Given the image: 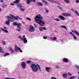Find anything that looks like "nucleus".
I'll return each mask as SVG.
<instances>
[{
	"instance_id": "1",
	"label": "nucleus",
	"mask_w": 79,
	"mask_h": 79,
	"mask_svg": "<svg viewBox=\"0 0 79 79\" xmlns=\"http://www.w3.org/2000/svg\"><path fill=\"white\" fill-rule=\"evenodd\" d=\"M42 19H43V18L40 15H38L37 16H35V19L36 23L39 24L40 26H44L45 25V22L42 21Z\"/></svg>"
},
{
	"instance_id": "2",
	"label": "nucleus",
	"mask_w": 79,
	"mask_h": 79,
	"mask_svg": "<svg viewBox=\"0 0 79 79\" xmlns=\"http://www.w3.org/2000/svg\"><path fill=\"white\" fill-rule=\"evenodd\" d=\"M31 67L33 72H37L39 69V71H41V68H40V66L38 64H37L36 65L34 64H32L31 65ZM38 67L39 69H38Z\"/></svg>"
},
{
	"instance_id": "3",
	"label": "nucleus",
	"mask_w": 79,
	"mask_h": 79,
	"mask_svg": "<svg viewBox=\"0 0 79 79\" xmlns=\"http://www.w3.org/2000/svg\"><path fill=\"white\" fill-rule=\"evenodd\" d=\"M10 17L9 16H7V19H9V20H10V21L11 22L13 21V20H14V19L13 18H14L15 19V20H18V18H19L18 16L15 17L14 15H10Z\"/></svg>"
},
{
	"instance_id": "4",
	"label": "nucleus",
	"mask_w": 79,
	"mask_h": 79,
	"mask_svg": "<svg viewBox=\"0 0 79 79\" xmlns=\"http://www.w3.org/2000/svg\"><path fill=\"white\" fill-rule=\"evenodd\" d=\"M13 25L15 26H17L18 28H21V24L20 23H18L14 22L13 23Z\"/></svg>"
},
{
	"instance_id": "5",
	"label": "nucleus",
	"mask_w": 79,
	"mask_h": 79,
	"mask_svg": "<svg viewBox=\"0 0 79 79\" xmlns=\"http://www.w3.org/2000/svg\"><path fill=\"white\" fill-rule=\"evenodd\" d=\"M35 30V28L34 27L31 26H30V28H29V31L30 32H34Z\"/></svg>"
},
{
	"instance_id": "6",
	"label": "nucleus",
	"mask_w": 79,
	"mask_h": 79,
	"mask_svg": "<svg viewBox=\"0 0 79 79\" xmlns=\"http://www.w3.org/2000/svg\"><path fill=\"white\" fill-rule=\"evenodd\" d=\"M20 48L18 47V46H17V45L16 44L15 45V52H18V50H19Z\"/></svg>"
},
{
	"instance_id": "7",
	"label": "nucleus",
	"mask_w": 79,
	"mask_h": 79,
	"mask_svg": "<svg viewBox=\"0 0 79 79\" xmlns=\"http://www.w3.org/2000/svg\"><path fill=\"white\" fill-rule=\"evenodd\" d=\"M62 15L64 16H71V15L68 13H63Z\"/></svg>"
},
{
	"instance_id": "8",
	"label": "nucleus",
	"mask_w": 79,
	"mask_h": 79,
	"mask_svg": "<svg viewBox=\"0 0 79 79\" xmlns=\"http://www.w3.org/2000/svg\"><path fill=\"white\" fill-rule=\"evenodd\" d=\"M21 66L24 69L26 68V65L25 64V62H22Z\"/></svg>"
},
{
	"instance_id": "9",
	"label": "nucleus",
	"mask_w": 79,
	"mask_h": 79,
	"mask_svg": "<svg viewBox=\"0 0 79 79\" xmlns=\"http://www.w3.org/2000/svg\"><path fill=\"white\" fill-rule=\"evenodd\" d=\"M9 20L6 21L5 22V23L6 24H7V25H8V26H10V21H11V20H10V19H8Z\"/></svg>"
},
{
	"instance_id": "10",
	"label": "nucleus",
	"mask_w": 79,
	"mask_h": 79,
	"mask_svg": "<svg viewBox=\"0 0 79 79\" xmlns=\"http://www.w3.org/2000/svg\"><path fill=\"white\" fill-rule=\"evenodd\" d=\"M63 61L64 62V63H68V62L69 61L68 59L66 58H64L63 59Z\"/></svg>"
},
{
	"instance_id": "11",
	"label": "nucleus",
	"mask_w": 79,
	"mask_h": 79,
	"mask_svg": "<svg viewBox=\"0 0 79 79\" xmlns=\"http://www.w3.org/2000/svg\"><path fill=\"white\" fill-rule=\"evenodd\" d=\"M1 30L2 31H3V32H6V33H8V30H5L3 29V28H1Z\"/></svg>"
},
{
	"instance_id": "12",
	"label": "nucleus",
	"mask_w": 79,
	"mask_h": 79,
	"mask_svg": "<svg viewBox=\"0 0 79 79\" xmlns=\"http://www.w3.org/2000/svg\"><path fill=\"white\" fill-rule=\"evenodd\" d=\"M37 6H43V4L41 2H39L37 3Z\"/></svg>"
},
{
	"instance_id": "13",
	"label": "nucleus",
	"mask_w": 79,
	"mask_h": 79,
	"mask_svg": "<svg viewBox=\"0 0 79 79\" xmlns=\"http://www.w3.org/2000/svg\"><path fill=\"white\" fill-rule=\"evenodd\" d=\"M59 17L60 19H62V20H65L64 17L62 16H59Z\"/></svg>"
},
{
	"instance_id": "14",
	"label": "nucleus",
	"mask_w": 79,
	"mask_h": 79,
	"mask_svg": "<svg viewBox=\"0 0 79 79\" xmlns=\"http://www.w3.org/2000/svg\"><path fill=\"white\" fill-rule=\"evenodd\" d=\"M50 69H51V68L47 67L45 69L47 72H50Z\"/></svg>"
},
{
	"instance_id": "15",
	"label": "nucleus",
	"mask_w": 79,
	"mask_h": 79,
	"mask_svg": "<svg viewBox=\"0 0 79 79\" xmlns=\"http://www.w3.org/2000/svg\"><path fill=\"white\" fill-rule=\"evenodd\" d=\"M72 32H74V33H75V34H76L77 35H78V36H79V33H78V32H77L76 31L72 30Z\"/></svg>"
},
{
	"instance_id": "16",
	"label": "nucleus",
	"mask_w": 79,
	"mask_h": 79,
	"mask_svg": "<svg viewBox=\"0 0 79 79\" xmlns=\"http://www.w3.org/2000/svg\"><path fill=\"white\" fill-rule=\"evenodd\" d=\"M70 33L71 34L73 35V36L74 39H77V38H76V37L74 35V34H73L72 32H70Z\"/></svg>"
},
{
	"instance_id": "17",
	"label": "nucleus",
	"mask_w": 79,
	"mask_h": 79,
	"mask_svg": "<svg viewBox=\"0 0 79 79\" xmlns=\"http://www.w3.org/2000/svg\"><path fill=\"white\" fill-rule=\"evenodd\" d=\"M0 52L2 53H3L4 52L3 51V49H2V48L0 47Z\"/></svg>"
},
{
	"instance_id": "18",
	"label": "nucleus",
	"mask_w": 79,
	"mask_h": 79,
	"mask_svg": "<svg viewBox=\"0 0 79 79\" xmlns=\"http://www.w3.org/2000/svg\"><path fill=\"white\" fill-rule=\"evenodd\" d=\"M63 77L64 78H65V77H68V75L66 74H63Z\"/></svg>"
},
{
	"instance_id": "19",
	"label": "nucleus",
	"mask_w": 79,
	"mask_h": 79,
	"mask_svg": "<svg viewBox=\"0 0 79 79\" xmlns=\"http://www.w3.org/2000/svg\"><path fill=\"white\" fill-rule=\"evenodd\" d=\"M23 42H24V43H25V44H26V43L27 42V40L26 38L25 39H23Z\"/></svg>"
},
{
	"instance_id": "20",
	"label": "nucleus",
	"mask_w": 79,
	"mask_h": 79,
	"mask_svg": "<svg viewBox=\"0 0 79 79\" xmlns=\"http://www.w3.org/2000/svg\"><path fill=\"white\" fill-rule=\"evenodd\" d=\"M19 2V0H16L14 2V3H18Z\"/></svg>"
},
{
	"instance_id": "21",
	"label": "nucleus",
	"mask_w": 79,
	"mask_h": 79,
	"mask_svg": "<svg viewBox=\"0 0 79 79\" xmlns=\"http://www.w3.org/2000/svg\"><path fill=\"white\" fill-rule=\"evenodd\" d=\"M39 29L40 31H43V27H40Z\"/></svg>"
},
{
	"instance_id": "22",
	"label": "nucleus",
	"mask_w": 79,
	"mask_h": 79,
	"mask_svg": "<svg viewBox=\"0 0 79 79\" xmlns=\"http://www.w3.org/2000/svg\"><path fill=\"white\" fill-rule=\"evenodd\" d=\"M31 2V0H27V4H29Z\"/></svg>"
},
{
	"instance_id": "23",
	"label": "nucleus",
	"mask_w": 79,
	"mask_h": 79,
	"mask_svg": "<svg viewBox=\"0 0 79 79\" xmlns=\"http://www.w3.org/2000/svg\"><path fill=\"white\" fill-rule=\"evenodd\" d=\"M64 2H66V3H69V0H64Z\"/></svg>"
},
{
	"instance_id": "24",
	"label": "nucleus",
	"mask_w": 79,
	"mask_h": 79,
	"mask_svg": "<svg viewBox=\"0 0 79 79\" xmlns=\"http://www.w3.org/2000/svg\"><path fill=\"white\" fill-rule=\"evenodd\" d=\"M75 13L77 15V16H79V13H78V12H77V11L75 10Z\"/></svg>"
},
{
	"instance_id": "25",
	"label": "nucleus",
	"mask_w": 79,
	"mask_h": 79,
	"mask_svg": "<svg viewBox=\"0 0 79 79\" xmlns=\"http://www.w3.org/2000/svg\"><path fill=\"white\" fill-rule=\"evenodd\" d=\"M42 2H43V3H44L45 4L47 5V2L45 1V0H42Z\"/></svg>"
},
{
	"instance_id": "26",
	"label": "nucleus",
	"mask_w": 79,
	"mask_h": 79,
	"mask_svg": "<svg viewBox=\"0 0 79 79\" xmlns=\"http://www.w3.org/2000/svg\"><path fill=\"white\" fill-rule=\"evenodd\" d=\"M10 55V54L8 53H6L4 55V56H6L7 55Z\"/></svg>"
},
{
	"instance_id": "27",
	"label": "nucleus",
	"mask_w": 79,
	"mask_h": 79,
	"mask_svg": "<svg viewBox=\"0 0 79 79\" xmlns=\"http://www.w3.org/2000/svg\"><path fill=\"white\" fill-rule=\"evenodd\" d=\"M76 76H73L72 77H71L70 78V79H73V78H76Z\"/></svg>"
},
{
	"instance_id": "28",
	"label": "nucleus",
	"mask_w": 79,
	"mask_h": 79,
	"mask_svg": "<svg viewBox=\"0 0 79 79\" xmlns=\"http://www.w3.org/2000/svg\"><path fill=\"white\" fill-rule=\"evenodd\" d=\"M10 50L11 52L12 53H14V51L13 50V49H11V48H10Z\"/></svg>"
},
{
	"instance_id": "29",
	"label": "nucleus",
	"mask_w": 79,
	"mask_h": 79,
	"mask_svg": "<svg viewBox=\"0 0 79 79\" xmlns=\"http://www.w3.org/2000/svg\"><path fill=\"white\" fill-rule=\"evenodd\" d=\"M19 29H16V31H19V32H20L21 31V28H19Z\"/></svg>"
},
{
	"instance_id": "30",
	"label": "nucleus",
	"mask_w": 79,
	"mask_h": 79,
	"mask_svg": "<svg viewBox=\"0 0 79 79\" xmlns=\"http://www.w3.org/2000/svg\"><path fill=\"white\" fill-rule=\"evenodd\" d=\"M18 6L19 7V8H23V7L22 6H21V4H19V5H18Z\"/></svg>"
},
{
	"instance_id": "31",
	"label": "nucleus",
	"mask_w": 79,
	"mask_h": 79,
	"mask_svg": "<svg viewBox=\"0 0 79 79\" xmlns=\"http://www.w3.org/2000/svg\"><path fill=\"white\" fill-rule=\"evenodd\" d=\"M60 27H63V28H64V29H66V27L63 25L61 26Z\"/></svg>"
},
{
	"instance_id": "32",
	"label": "nucleus",
	"mask_w": 79,
	"mask_h": 79,
	"mask_svg": "<svg viewBox=\"0 0 79 79\" xmlns=\"http://www.w3.org/2000/svg\"><path fill=\"white\" fill-rule=\"evenodd\" d=\"M27 63H28V64H29V63H31V60H27Z\"/></svg>"
},
{
	"instance_id": "33",
	"label": "nucleus",
	"mask_w": 79,
	"mask_h": 79,
	"mask_svg": "<svg viewBox=\"0 0 79 79\" xmlns=\"http://www.w3.org/2000/svg\"><path fill=\"white\" fill-rule=\"evenodd\" d=\"M19 39H21L22 40H23V38L22 37H21V36H19Z\"/></svg>"
},
{
	"instance_id": "34",
	"label": "nucleus",
	"mask_w": 79,
	"mask_h": 79,
	"mask_svg": "<svg viewBox=\"0 0 79 79\" xmlns=\"http://www.w3.org/2000/svg\"><path fill=\"white\" fill-rule=\"evenodd\" d=\"M54 20H55V21H60V20H59V19H54Z\"/></svg>"
},
{
	"instance_id": "35",
	"label": "nucleus",
	"mask_w": 79,
	"mask_h": 79,
	"mask_svg": "<svg viewBox=\"0 0 79 79\" xmlns=\"http://www.w3.org/2000/svg\"><path fill=\"white\" fill-rule=\"evenodd\" d=\"M57 38L56 37H54L53 38V39H52L53 40H55Z\"/></svg>"
},
{
	"instance_id": "36",
	"label": "nucleus",
	"mask_w": 79,
	"mask_h": 79,
	"mask_svg": "<svg viewBox=\"0 0 79 79\" xmlns=\"http://www.w3.org/2000/svg\"><path fill=\"white\" fill-rule=\"evenodd\" d=\"M19 52H20V53H23V51L21 50V49L19 48Z\"/></svg>"
},
{
	"instance_id": "37",
	"label": "nucleus",
	"mask_w": 79,
	"mask_h": 79,
	"mask_svg": "<svg viewBox=\"0 0 79 79\" xmlns=\"http://www.w3.org/2000/svg\"><path fill=\"white\" fill-rule=\"evenodd\" d=\"M75 66H76V68H77V69H78V70H79V67L78 66H77V65H76Z\"/></svg>"
},
{
	"instance_id": "38",
	"label": "nucleus",
	"mask_w": 79,
	"mask_h": 79,
	"mask_svg": "<svg viewBox=\"0 0 79 79\" xmlns=\"http://www.w3.org/2000/svg\"><path fill=\"white\" fill-rule=\"evenodd\" d=\"M54 3H56L57 4H58V5H60V3L56 2H54Z\"/></svg>"
},
{
	"instance_id": "39",
	"label": "nucleus",
	"mask_w": 79,
	"mask_h": 79,
	"mask_svg": "<svg viewBox=\"0 0 79 79\" xmlns=\"http://www.w3.org/2000/svg\"><path fill=\"white\" fill-rule=\"evenodd\" d=\"M14 78H9L8 77H6L5 79H13Z\"/></svg>"
},
{
	"instance_id": "40",
	"label": "nucleus",
	"mask_w": 79,
	"mask_h": 79,
	"mask_svg": "<svg viewBox=\"0 0 79 79\" xmlns=\"http://www.w3.org/2000/svg\"><path fill=\"white\" fill-rule=\"evenodd\" d=\"M75 2L76 3H78L79 2V0H76L75 1Z\"/></svg>"
},
{
	"instance_id": "41",
	"label": "nucleus",
	"mask_w": 79,
	"mask_h": 79,
	"mask_svg": "<svg viewBox=\"0 0 79 79\" xmlns=\"http://www.w3.org/2000/svg\"><path fill=\"white\" fill-rule=\"evenodd\" d=\"M20 10L21 11H25V9L22 8L20 9Z\"/></svg>"
},
{
	"instance_id": "42",
	"label": "nucleus",
	"mask_w": 79,
	"mask_h": 79,
	"mask_svg": "<svg viewBox=\"0 0 79 79\" xmlns=\"http://www.w3.org/2000/svg\"><path fill=\"white\" fill-rule=\"evenodd\" d=\"M27 19L29 21H31V19L30 18H27Z\"/></svg>"
},
{
	"instance_id": "43",
	"label": "nucleus",
	"mask_w": 79,
	"mask_h": 79,
	"mask_svg": "<svg viewBox=\"0 0 79 79\" xmlns=\"http://www.w3.org/2000/svg\"><path fill=\"white\" fill-rule=\"evenodd\" d=\"M34 25L35 27H37V25H36V24H35L34 23Z\"/></svg>"
},
{
	"instance_id": "44",
	"label": "nucleus",
	"mask_w": 79,
	"mask_h": 79,
	"mask_svg": "<svg viewBox=\"0 0 79 79\" xmlns=\"http://www.w3.org/2000/svg\"><path fill=\"white\" fill-rule=\"evenodd\" d=\"M43 39H47V36H44Z\"/></svg>"
},
{
	"instance_id": "45",
	"label": "nucleus",
	"mask_w": 79,
	"mask_h": 79,
	"mask_svg": "<svg viewBox=\"0 0 79 79\" xmlns=\"http://www.w3.org/2000/svg\"><path fill=\"white\" fill-rule=\"evenodd\" d=\"M43 30H46V27H43Z\"/></svg>"
},
{
	"instance_id": "46",
	"label": "nucleus",
	"mask_w": 79,
	"mask_h": 79,
	"mask_svg": "<svg viewBox=\"0 0 79 79\" xmlns=\"http://www.w3.org/2000/svg\"><path fill=\"white\" fill-rule=\"evenodd\" d=\"M46 13H48V10H47V9H45Z\"/></svg>"
},
{
	"instance_id": "47",
	"label": "nucleus",
	"mask_w": 79,
	"mask_h": 79,
	"mask_svg": "<svg viewBox=\"0 0 79 79\" xmlns=\"http://www.w3.org/2000/svg\"><path fill=\"white\" fill-rule=\"evenodd\" d=\"M6 5H4L2 6V7H6Z\"/></svg>"
},
{
	"instance_id": "48",
	"label": "nucleus",
	"mask_w": 79,
	"mask_h": 79,
	"mask_svg": "<svg viewBox=\"0 0 79 79\" xmlns=\"http://www.w3.org/2000/svg\"><path fill=\"white\" fill-rule=\"evenodd\" d=\"M68 74L69 75V76H71V74L69 72L68 73Z\"/></svg>"
},
{
	"instance_id": "49",
	"label": "nucleus",
	"mask_w": 79,
	"mask_h": 79,
	"mask_svg": "<svg viewBox=\"0 0 79 79\" xmlns=\"http://www.w3.org/2000/svg\"><path fill=\"white\" fill-rule=\"evenodd\" d=\"M51 79H56V78L55 77H52L51 78Z\"/></svg>"
},
{
	"instance_id": "50",
	"label": "nucleus",
	"mask_w": 79,
	"mask_h": 79,
	"mask_svg": "<svg viewBox=\"0 0 79 79\" xmlns=\"http://www.w3.org/2000/svg\"><path fill=\"white\" fill-rule=\"evenodd\" d=\"M56 68H57V69H58L60 68V66H59L58 65H57L56 66Z\"/></svg>"
},
{
	"instance_id": "51",
	"label": "nucleus",
	"mask_w": 79,
	"mask_h": 79,
	"mask_svg": "<svg viewBox=\"0 0 79 79\" xmlns=\"http://www.w3.org/2000/svg\"><path fill=\"white\" fill-rule=\"evenodd\" d=\"M10 5H15V4L12 3H11Z\"/></svg>"
},
{
	"instance_id": "52",
	"label": "nucleus",
	"mask_w": 79,
	"mask_h": 79,
	"mask_svg": "<svg viewBox=\"0 0 79 79\" xmlns=\"http://www.w3.org/2000/svg\"><path fill=\"white\" fill-rule=\"evenodd\" d=\"M35 2V0H31V2Z\"/></svg>"
},
{
	"instance_id": "53",
	"label": "nucleus",
	"mask_w": 79,
	"mask_h": 79,
	"mask_svg": "<svg viewBox=\"0 0 79 79\" xmlns=\"http://www.w3.org/2000/svg\"><path fill=\"white\" fill-rule=\"evenodd\" d=\"M2 43L3 44L5 45V42L3 41L2 42Z\"/></svg>"
},
{
	"instance_id": "54",
	"label": "nucleus",
	"mask_w": 79,
	"mask_h": 79,
	"mask_svg": "<svg viewBox=\"0 0 79 79\" xmlns=\"http://www.w3.org/2000/svg\"><path fill=\"white\" fill-rule=\"evenodd\" d=\"M23 39H26V38H25V35H23Z\"/></svg>"
},
{
	"instance_id": "55",
	"label": "nucleus",
	"mask_w": 79,
	"mask_h": 79,
	"mask_svg": "<svg viewBox=\"0 0 79 79\" xmlns=\"http://www.w3.org/2000/svg\"><path fill=\"white\" fill-rule=\"evenodd\" d=\"M71 10H72V11H74V9L73 8H71Z\"/></svg>"
},
{
	"instance_id": "56",
	"label": "nucleus",
	"mask_w": 79,
	"mask_h": 79,
	"mask_svg": "<svg viewBox=\"0 0 79 79\" xmlns=\"http://www.w3.org/2000/svg\"><path fill=\"white\" fill-rule=\"evenodd\" d=\"M57 7H58V8H59L60 9H62L60 7H59V6H57Z\"/></svg>"
},
{
	"instance_id": "57",
	"label": "nucleus",
	"mask_w": 79,
	"mask_h": 79,
	"mask_svg": "<svg viewBox=\"0 0 79 79\" xmlns=\"http://www.w3.org/2000/svg\"><path fill=\"white\" fill-rule=\"evenodd\" d=\"M4 29H7L6 27H4Z\"/></svg>"
},
{
	"instance_id": "58",
	"label": "nucleus",
	"mask_w": 79,
	"mask_h": 79,
	"mask_svg": "<svg viewBox=\"0 0 79 79\" xmlns=\"http://www.w3.org/2000/svg\"><path fill=\"white\" fill-rule=\"evenodd\" d=\"M60 40L61 42H63V40L62 39H60Z\"/></svg>"
},
{
	"instance_id": "59",
	"label": "nucleus",
	"mask_w": 79,
	"mask_h": 79,
	"mask_svg": "<svg viewBox=\"0 0 79 79\" xmlns=\"http://www.w3.org/2000/svg\"><path fill=\"white\" fill-rule=\"evenodd\" d=\"M3 2V0H1V2Z\"/></svg>"
},
{
	"instance_id": "60",
	"label": "nucleus",
	"mask_w": 79,
	"mask_h": 79,
	"mask_svg": "<svg viewBox=\"0 0 79 79\" xmlns=\"http://www.w3.org/2000/svg\"><path fill=\"white\" fill-rule=\"evenodd\" d=\"M2 11V9L0 8V11Z\"/></svg>"
},
{
	"instance_id": "61",
	"label": "nucleus",
	"mask_w": 79,
	"mask_h": 79,
	"mask_svg": "<svg viewBox=\"0 0 79 79\" xmlns=\"http://www.w3.org/2000/svg\"><path fill=\"white\" fill-rule=\"evenodd\" d=\"M19 18V19H22V18Z\"/></svg>"
},
{
	"instance_id": "62",
	"label": "nucleus",
	"mask_w": 79,
	"mask_h": 79,
	"mask_svg": "<svg viewBox=\"0 0 79 79\" xmlns=\"http://www.w3.org/2000/svg\"><path fill=\"white\" fill-rule=\"evenodd\" d=\"M72 22L73 23H74V21H73V20L72 21Z\"/></svg>"
},
{
	"instance_id": "63",
	"label": "nucleus",
	"mask_w": 79,
	"mask_h": 79,
	"mask_svg": "<svg viewBox=\"0 0 79 79\" xmlns=\"http://www.w3.org/2000/svg\"><path fill=\"white\" fill-rule=\"evenodd\" d=\"M23 24H25V23H24V22H23Z\"/></svg>"
},
{
	"instance_id": "64",
	"label": "nucleus",
	"mask_w": 79,
	"mask_h": 79,
	"mask_svg": "<svg viewBox=\"0 0 79 79\" xmlns=\"http://www.w3.org/2000/svg\"><path fill=\"white\" fill-rule=\"evenodd\" d=\"M78 79H79V77H78Z\"/></svg>"
}]
</instances>
